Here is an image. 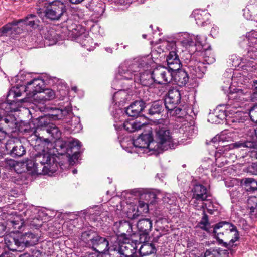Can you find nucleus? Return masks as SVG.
I'll list each match as a JSON object with an SVG mask.
<instances>
[{
    "label": "nucleus",
    "instance_id": "51",
    "mask_svg": "<svg viewBox=\"0 0 257 257\" xmlns=\"http://www.w3.org/2000/svg\"><path fill=\"white\" fill-rule=\"evenodd\" d=\"M227 106L225 105H219L216 108V111L219 112H227Z\"/></svg>",
    "mask_w": 257,
    "mask_h": 257
},
{
    "label": "nucleus",
    "instance_id": "9",
    "mask_svg": "<svg viewBox=\"0 0 257 257\" xmlns=\"http://www.w3.org/2000/svg\"><path fill=\"white\" fill-rule=\"evenodd\" d=\"M44 85V82L41 79H34L28 82L25 88L27 97L23 101L27 102L37 100L36 96L42 92Z\"/></svg>",
    "mask_w": 257,
    "mask_h": 257
},
{
    "label": "nucleus",
    "instance_id": "52",
    "mask_svg": "<svg viewBox=\"0 0 257 257\" xmlns=\"http://www.w3.org/2000/svg\"><path fill=\"white\" fill-rule=\"evenodd\" d=\"M41 253L39 251L35 252L34 254L31 255L29 254H23L21 255L19 257H41Z\"/></svg>",
    "mask_w": 257,
    "mask_h": 257
},
{
    "label": "nucleus",
    "instance_id": "55",
    "mask_svg": "<svg viewBox=\"0 0 257 257\" xmlns=\"http://www.w3.org/2000/svg\"><path fill=\"white\" fill-rule=\"evenodd\" d=\"M250 11L248 9H245L244 10V16L247 19H252V15L250 14Z\"/></svg>",
    "mask_w": 257,
    "mask_h": 257
},
{
    "label": "nucleus",
    "instance_id": "59",
    "mask_svg": "<svg viewBox=\"0 0 257 257\" xmlns=\"http://www.w3.org/2000/svg\"><path fill=\"white\" fill-rule=\"evenodd\" d=\"M250 98L252 102L257 103V91L251 95Z\"/></svg>",
    "mask_w": 257,
    "mask_h": 257
},
{
    "label": "nucleus",
    "instance_id": "15",
    "mask_svg": "<svg viewBox=\"0 0 257 257\" xmlns=\"http://www.w3.org/2000/svg\"><path fill=\"white\" fill-rule=\"evenodd\" d=\"M56 115V114L54 115L52 114L49 113V114L45 115L43 116L39 117L38 122H39V125H40L41 127H46V131L47 132V133L50 134L53 138H54L55 139H58L60 138L61 135V133L57 126H56L53 124H51V123H50V121L51 120H57L58 119H54L51 117V118H49V119H46L45 120H44L45 121L47 122V123L46 124H43V123H41V119L46 116Z\"/></svg>",
    "mask_w": 257,
    "mask_h": 257
},
{
    "label": "nucleus",
    "instance_id": "14",
    "mask_svg": "<svg viewBox=\"0 0 257 257\" xmlns=\"http://www.w3.org/2000/svg\"><path fill=\"white\" fill-rule=\"evenodd\" d=\"M181 99V95L179 91L173 88L170 89L168 93V96L165 100V106L166 109L168 111H174L176 112L178 110H180L177 108L176 105L178 104Z\"/></svg>",
    "mask_w": 257,
    "mask_h": 257
},
{
    "label": "nucleus",
    "instance_id": "44",
    "mask_svg": "<svg viewBox=\"0 0 257 257\" xmlns=\"http://www.w3.org/2000/svg\"><path fill=\"white\" fill-rule=\"evenodd\" d=\"M115 225L119 227V232H120L124 231L125 229L128 230L131 228L130 223L126 221H120L118 223L116 222Z\"/></svg>",
    "mask_w": 257,
    "mask_h": 257
},
{
    "label": "nucleus",
    "instance_id": "18",
    "mask_svg": "<svg viewBox=\"0 0 257 257\" xmlns=\"http://www.w3.org/2000/svg\"><path fill=\"white\" fill-rule=\"evenodd\" d=\"M148 203L139 201L138 206H131L127 212L128 217L133 219L138 217L140 214L147 213L148 211Z\"/></svg>",
    "mask_w": 257,
    "mask_h": 257
},
{
    "label": "nucleus",
    "instance_id": "64",
    "mask_svg": "<svg viewBox=\"0 0 257 257\" xmlns=\"http://www.w3.org/2000/svg\"><path fill=\"white\" fill-rule=\"evenodd\" d=\"M254 132L255 136L256 137V139H257V127L256 128L254 129Z\"/></svg>",
    "mask_w": 257,
    "mask_h": 257
},
{
    "label": "nucleus",
    "instance_id": "35",
    "mask_svg": "<svg viewBox=\"0 0 257 257\" xmlns=\"http://www.w3.org/2000/svg\"><path fill=\"white\" fill-rule=\"evenodd\" d=\"M22 215V214L16 215L12 220L9 221L8 224L15 229H20L24 224V219L21 217Z\"/></svg>",
    "mask_w": 257,
    "mask_h": 257
},
{
    "label": "nucleus",
    "instance_id": "22",
    "mask_svg": "<svg viewBox=\"0 0 257 257\" xmlns=\"http://www.w3.org/2000/svg\"><path fill=\"white\" fill-rule=\"evenodd\" d=\"M137 226L141 235H148L151 231L152 222L149 219H143L138 222Z\"/></svg>",
    "mask_w": 257,
    "mask_h": 257
},
{
    "label": "nucleus",
    "instance_id": "49",
    "mask_svg": "<svg viewBox=\"0 0 257 257\" xmlns=\"http://www.w3.org/2000/svg\"><path fill=\"white\" fill-rule=\"evenodd\" d=\"M250 149L252 150L250 152V156L251 158L257 159V145L255 143V146Z\"/></svg>",
    "mask_w": 257,
    "mask_h": 257
},
{
    "label": "nucleus",
    "instance_id": "28",
    "mask_svg": "<svg viewBox=\"0 0 257 257\" xmlns=\"http://www.w3.org/2000/svg\"><path fill=\"white\" fill-rule=\"evenodd\" d=\"M128 98V95L126 91L120 90L116 92L113 97V100L115 103V105L118 103V106H123Z\"/></svg>",
    "mask_w": 257,
    "mask_h": 257
},
{
    "label": "nucleus",
    "instance_id": "43",
    "mask_svg": "<svg viewBox=\"0 0 257 257\" xmlns=\"http://www.w3.org/2000/svg\"><path fill=\"white\" fill-rule=\"evenodd\" d=\"M163 106L162 105V103L159 101L154 102L151 108L149 109V112H161V111H163L162 110Z\"/></svg>",
    "mask_w": 257,
    "mask_h": 257
},
{
    "label": "nucleus",
    "instance_id": "5",
    "mask_svg": "<svg viewBox=\"0 0 257 257\" xmlns=\"http://www.w3.org/2000/svg\"><path fill=\"white\" fill-rule=\"evenodd\" d=\"M246 39L249 46L247 54L242 58L241 61L243 71L242 76L246 75L247 72H253L257 69V63L254 62L257 60V31L252 30L246 34Z\"/></svg>",
    "mask_w": 257,
    "mask_h": 257
},
{
    "label": "nucleus",
    "instance_id": "33",
    "mask_svg": "<svg viewBox=\"0 0 257 257\" xmlns=\"http://www.w3.org/2000/svg\"><path fill=\"white\" fill-rule=\"evenodd\" d=\"M226 117V113H209L208 121L212 123H220Z\"/></svg>",
    "mask_w": 257,
    "mask_h": 257
},
{
    "label": "nucleus",
    "instance_id": "31",
    "mask_svg": "<svg viewBox=\"0 0 257 257\" xmlns=\"http://www.w3.org/2000/svg\"><path fill=\"white\" fill-rule=\"evenodd\" d=\"M174 79L179 85H184L188 81L187 73L183 70H180L176 73Z\"/></svg>",
    "mask_w": 257,
    "mask_h": 257
},
{
    "label": "nucleus",
    "instance_id": "47",
    "mask_svg": "<svg viewBox=\"0 0 257 257\" xmlns=\"http://www.w3.org/2000/svg\"><path fill=\"white\" fill-rule=\"evenodd\" d=\"M68 30L71 31L72 32V34L76 37L81 36V33L83 31V29L81 28V26H76V25H74V27L71 29L70 28H68Z\"/></svg>",
    "mask_w": 257,
    "mask_h": 257
},
{
    "label": "nucleus",
    "instance_id": "57",
    "mask_svg": "<svg viewBox=\"0 0 257 257\" xmlns=\"http://www.w3.org/2000/svg\"><path fill=\"white\" fill-rule=\"evenodd\" d=\"M163 200L164 202H165L166 203L170 204H171L173 203V202L174 201V200H171V199H169V195H165L163 198Z\"/></svg>",
    "mask_w": 257,
    "mask_h": 257
},
{
    "label": "nucleus",
    "instance_id": "24",
    "mask_svg": "<svg viewBox=\"0 0 257 257\" xmlns=\"http://www.w3.org/2000/svg\"><path fill=\"white\" fill-rule=\"evenodd\" d=\"M21 242L23 243V248L26 246H33L37 243L38 237L32 233H27L20 237Z\"/></svg>",
    "mask_w": 257,
    "mask_h": 257
},
{
    "label": "nucleus",
    "instance_id": "38",
    "mask_svg": "<svg viewBox=\"0 0 257 257\" xmlns=\"http://www.w3.org/2000/svg\"><path fill=\"white\" fill-rule=\"evenodd\" d=\"M179 40L184 46H191L194 43L193 41V36H190L187 33H183L180 36Z\"/></svg>",
    "mask_w": 257,
    "mask_h": 257
},
{
    "label": "nucleus",
    "instance_id": "37",
    "mask_svg": "<svg viewBox=\"0 0 257 257\" xmlns=\"http://www.w3.org/2000/svg\"><path fill=\"white\" fill-rule=\"evenodd\" d=\"M143 124H141L140 122L136 121H125L124 123V127L130 132H134L141 129Z\"/></svg>",
    "mask_w": 257,
    "mask_h": 257
},
{
    "label": "nucleus",
    "instance_id": "17",
    "mask_svg": "<svg viewBox=\"0 0 257 257\" xmlns=\"http://www.w3.org/2000/svg\"><path fill=\"white\" fill-rule=\"evenodd\" d=\"M109 245V241L97 234L96 238L95 237L92 241L91 246L98 252L105 253L109 249H110Z\"/></svg>",
    "mask_w": 257,
    "mask_h": 257
},
{
    "label": "nucleus",
    "instance_id": "21",
    "mask_svg": "<svg viewBox=\"0 0 257 257\" xmlns=\"http://www.w3.org/2000/svg\"><path fill=\"white\" fill-rule=\"evenodd\" d=\"M190 73L194 77L201 78L206 71L204 64L200 62H195L189 67Z\"/></svg>",
    "mask_w": 257,
    "mask_h": 257
},
{
    "label": "nucleus",
    "instance_id": "53",
    "mask_svg": "<svg viewBox=\"0 0 257 257\" xmlns=\"http://www.w3.org/2000/svg\"><path fill=\"white\" fill-rule=\"evenodd\" d=\"M248 171L252 174H257V167L255 164H252L251 166L249 167Z\"/></svg>",
    "mask_w": 257,
    "mask_h": 257
},
{
    "label": "nucleus",
    "instance_id": "41",
    "mask_svg": "<svg viewBox=\"0 0 257 257\" xmlns=\"http://www.w3.org/2000/svg\"><path fill=\"white\" fill-rule=\"evenodd\" d=\"M247 190H254L257 188V181L252 178H245L243 180Z\"/></svg>",
    "mask_w": 257,
    "mask_h": 257
},
{
    "label": "nucleus",
    "instance_id": "58",
    "mask_svg": "<svg viewBox=\"0 0 257 257\" xmlns=\"http://www.w3.org/2000/svg\"><path fill=\"white\" fill-rule=\"evenodd\" d=\"M251 120L257 123V113H248Z\"/></svg>",
    "mask_w": 257,
    "mask_h": 257
},
{
    "label": "nucleus",
    "instance_id": "12",
    "mask_svg": "<svg viewBox=\"0 0 257 257\" xmlns=\"http://www.w3.org/2000/svg\"><path fill=\"white\" fill-rule=\"evenodd\" d=\"M8 153L14 157L23 156L26 153V150L22 143L17 138H11L5 144Z\"/></svg>",
    "mask_w": 257,
    "mask_h": 257
},
{
    "label": "nucleus",
    "instance_id": "13",
    "mask_svg": "<svg viewBox=\"0 0 257 257\" xmlns=\"http://www.w3.org/2000/svg\"><path fill=\"white\" fill-rule=\"evenodd\" d=\"M51 117L54 119H62L74 128L79 129L81 128L79 118L73 115V113H57L56 115H47L41 119V123L46 124L47 122L45 121L44 120L49 119Z\"/></svg>",
    "mask_w": 257,
    "mask_h": 257
},
{
    "label": "nucleus",
    "instance_id": "50",
    "mask_svg": "<svg viewBox=\"0 0 257 257\" xmlns=\"http://www.w3.org/2000/svg\"><path fill=\"white\" fill-rule=\"evenodd\" d=\"M217 250H213L212 251L207 250L204 255V257H217Z\"/></svg>",
    "mask_w": 257,
    "mask_h": 257
},
{
    "label": "nucleus",
    "instance_id": "23",
    "mask_svg": "<svg viewBox=\"0 0 257 257\" xmlns=\"http://www.w3.org/2000/svg\"><path fill=\"white\" fill-rule=\"evenodd\" d=\"M81 146V142L79 140L73 139L69 142L68 148L66 149V153L69 156L75 158L78 155Z\"/></svg>",
    "mask_w": 257,
    "mask_h": 257
},
{
    "label": "nucleus",
    "instance_id": "20",
    "mask_svg": "<svg viewBox=\"0 0 257 257\" xmlns=\"http://www.w3.org/2000/svg\"><path fill=\"white\" fill-rule=\"evenodd\" d=\"M35 111H39L40 112H48L50 111H56L59 110L61 112H70L73 110L72 109L71 105L70 103H66L65 106L60 105L59 107H46L43 105L40 104L36 106L34 109Z\"/></svg>",
    "mask_w": 257,
    "mask_h": 257
},
{
    "label": "nucleus",
    "instance_id": "62",
    "mask_svg": "<svg viewBox=\"0 0 257 257\" xmlns=\"http://www.w3.org/2000/svg\"><path fill=\"white\" fill-rule=\"evenodd\" d=\"M195 39L197 42L199 44H201L202 42L200 40V37L199 36H196L195 37L194 36L193 37V39Z\"/></svg>",
    "mask_w": 257,
    "mask_h": 257
},
{
    "label": "nucleus",
    "instance_id": "40",
    "mask_svg": "<svg viewBox=\"0 0 257 257\" xmlns=\"http://www.w3.org/2000/svg\"><path fill=\"white\" fill-rule=\"evenodd\" d=\"M232 139V133L228 131H224L221 132L219 136L215 137L213 141L218 140L219 141H228L229 140Z\"/></svg>",
    "mask_w": 257,
    "mask_h": 257
},
{
    "label": "nucleus",
    "instance_id": "60",
    "mask_svg": "<svg viewBox=\"0 0 257 257\" xmlns=\"http://www.w3.org/2000/svg\"><path fill=\"white\" fill-rule=\"evenodd\" d=\"M128 113H122V115L123 116V117L125 118L126 116H131L132 117H135L138 118L139 117V113H134V115H128Z\"/></svg>",
    "mask_w": 257,
    "mask_h": 257
},
{
    "label": "nucleus",
    "instance_id": "45",
    "mask_svg": "<svg viewBox=\"0 0 257 257\" xmlns=\"http://www.w3.org/2000/svg\"><path fill=\"white\" fill-rule=\"evenodd\" d=\"M15 22H13L12 24H7L1 28L0 33H1V35H4L12 30H15L16 29L15 26H17L14 24Z\"/></svg>",
    "mask_w": 257,
    "mask_h": 257
},
{
    "label": "nucleus",
    "instance_id": "3",
    "mask_svg": "<svg viewBox=\"0 0 257 257\" xmlns=\"http://www.w3.org/2000/svg\"><path fill=\"white\" fill-rule=\"evenodd\" d=\"M157 142L153 141L151 133L150 132L142 134L136 139L133 141V145L136 148L144 149V152L147 150H167L173 148L175 144L168 130L164 128H156Z\"/></svg>",
    "mask_w": 257,
    "mask_h": 257
},
{
    "label": "nucleus",
    "instance_id": "46",
    "mask_svg": "<svg viewBox=\"0 0 257 257\" xmlns=\"http://www.w3.org/2000/svg\"><path fill=\"white\" fill-rule=\"evenodd\" d=\"M16 119L10 115L0 119V121H4L5 123L9 124V126H12L16 124Z\"/></svg>",
    "mask_w": 257,
    "mask_h": 257
},
{
    "label": "nucleus",
    "instance_id": "29",
    "mask_svg": "<svg viewBox=\"0 0 257 257\" xmlns=\"http://www.w3.org/2000/svg\"><path fill=\"white\" fill-rule=\"evenodd\" d=\"M194 17L196 23L200 26H203L210 17V14L204 11H197L194 12Z\"/></svg>",
    "mask_w": 257,
    "mask_h": 257
},
{
    "label": "nucleus",
    "instance_id": "16",
    "mask_svg": "<svg viewBox=\"0 0 257 257\" xmlns=\"http://www.w3.org/2000/svg\"><path fill=\"white\" fill-rule=\"evenodd\" d=\"M208 193L207 189L202 185L197 184L193 189V199L194 203L197 206L199 202H203L207 200Z\"/></svg>",
    "mask_w": 257,
    "mask_h": 257
},
{
    "label": "nucleus",
    "instance_id": "63",
    "mask_svg": "<svg viewBox=\"0 0 257 257\" xmlns=\"http://www.w3.org/2000/svg\"><path fill=\"white\" fill-rule=\"evenodd\" d=\"M252 86L254 87V89L257 90V80L253 81V85Z\"/></svg>",
    "mask_w": 257,
    "mask_h": 257
},
{
    "label": "nucleus",
    "instance_id": "7",
    "mask_svg": "<svg viewBox=\"0 0 257 257\" xmlns=\"http://www.w3.org/2000/svg\"><path fill=\"white\" fill-rule=\"evenodd\" d=\"M25 87L23 86L20 87H13L9 90L7 95V102L0 103V111L3 110L5 112H12L16 111H24L23 110H27L29 112H31L30 110L24 107H21L19 108L15 109L13 107L14 105V100H11V98H15L17 97H20L21 95V89L25 91Z\"/></svg>",
    "mask_w": 257,
    "mask_h": 257
},
{
    "label": "nucleus",
    "instance_id": "30",
    "mask_svg": "<svg viewBox=\"0 0 257 257\" xmlns=\"http://www.w3.org/2000/svg\"><path fill=\"white\" fill-rule=\"evenodd\" d=\"M156 249L152 243H144L141 245L139 252L142 256H146L155 253Z\"/></svg>",
    "mask_w": 257,
    "mask_h": 257
},
{
    "label": "nucleus",
    "instance_id": "36",
    "mask_svg": "<svg viewBox=\"0 0 257 257\" xmlns=\"http://www.w3.org/2000/svg\"><path fill=\"white\" fill-rule=\"evenodd\" d=\"M141 198H145L147 202L151 204H154L158 199L157 195L154 192H147L141 194Z\"/></svg>",
    "mask_w": 257,
    "mask_h": 257
},
{
    "label": "nucleus",
    "instance_id": "10",
    "mask_svg": "<svg viewBox=\"0 0 257 257\" xmlns=\"http://www.w3.org/2000/svg\"><path fill=\"white\" fill-rule=\"evenodd\" d=\"M65 5L59 1L50 3L45 11L46 17L52 20H58L66 12Z\"/></svg>",
    "mask_w": 257,
    "mask_h": 257
},
{
    "label": "nucleus",
    "instance_id": "48",
    "mask_svg": "<svg viewBox=\"0 0 257 257\" xmlns=\"http://www.w3.org/2000/svg\"><path fill=\"white\" fill-rule=\"evenodd\" d=\"M207 199V202L206 203H202L201 207L203 208H205L209 213L212 214L214 211V207H213V205L212 203L210 201H208Z\"/></svg>",
    "mask_w": 257,
    "mask_h": 257
},
{
    "label": "nucleus",
    "instance_id": "1",
    "mask_svg": "<svg viewBox=\"0 0 257 257\" xmlns=\"http://www.w3.org/2000/svg\"><path fill=\"white\" fill-rule=\"evenodd\" d=\"M152 63L151 57L139 59L133 63L129 62L121 64L116 79L118 80H132L144 86H150L154 82L152 72L146 70Z\"/></svg>",
    "mask_w": 257,
    "mask_h": 257
},
{
    "label": "nucleus",
    "instance_id": "25",
    "mask_svg": "<svg viewBox=\"0 0 257 257\" xmlns=\"http://www.w3.org/2000/svg\"><path fill=\"white\" fill-rule=\"evenodd\" d=\"M255 146V142L248 140H240L239 141L235 142L228 146L225 147V150H229L234 149H239L242 148H251Z\"/></svg>",
    "mask_w": 257,
    "mask_h": 257
},
{
    "label": "nucleus",
    "instance_id": "8",
    "mask_svg": "<svg viewBox=\"0 0 257 257\" xmlns=\"http://www.w3.org/2000/svg\"><path fill=\"white\" fill-rule=\"evenodd\" d=\"M160 47H165V49L169 51L166 58V61L169 69L173 71L179 70L181 67V63L177 54L176 43L173 41H165Z\"/></svg>",
    "mask_w": 257,
    "mask_h": 257
},
{
    "label": "nucleus",
    "instance_id": "26",
    "mask_svg": "<svg viewBox=\"0 0 257 257\" xmlns=\"http://www.w3.org/2000/svg\"><path fill=\"white\" fill-rule=\"evenodd\" d=\"M21 22H24L25 24L31 27L36 28L38 26L40 21L37 19L35 15L30 14L26 17L25 19L16 21L14 24L15 25H18Z\"/></svg>",
    "mask_w": 257,
    "mask_h": 257
},
{
    "label": "nucleus",
    "instance_id": "4",
    "mask_svg": "<svg viewBox=\"0 0 257 257\" xmlns=\"http://www.w3.org/2000/svg\"><path fill=\"white\" fill-rule=\"evenodd\" d=\"M27 169L33 174L51 175L58 168L55 157L48 153L36 154L33 160L27 164Z\"/></svg>",
    "mask_w": 257,
    "mask_h": 257
},
{
    "label": "nucleus",
    "instance_id": "27",
    "mask_svg": "<svg viewBox=\"0 0 257 257\" xmlns=\"http://www.w3.org/2000/svg\"><path fill=\"white\" fill-rule=\"evenodd\" d=\"M146 107V103L142 100H136L125 108V112L131 111V112H141Z\"/></svg>",
    "mask_w": 257,
    "mask_h": 257
},
{
    "label": "nucleus",
    "instance_id": "19",
    "mask_svg": "<svg viewBox=\"0 0 257 257\" xmlns=\"http://www.w3.org/2000/svg\"><path fill=\"white\" fill-rule=\"evenodd\" d=\"M5 243L11 250L21 251L23 250V245L21 242L20 237L15 238L10 235L7 236L5 237Z\"/></svg>",
    "mask_w": 257,
    "mask_h": 257
},
{
    "label": "nucleus",
    "instance_id": "56",
    "mask_svg": "<svg viewBox=\"0 0 257 257\" xmlns=\"http://www.w3.org/2000/svg\"><path fill=\"white\" fill-rule=\"evenodd\" d=\"M6 133L0 129V143H2V142L6 139Z\"/></svg>",
    "mask_w": 257,
    "mask_h": 257
},
{
    "label": "nucleus",
    "instance_id": "34",
    "mask_svg": "<svg viewBox=\"0 0 257 257\" xmlns=\"http://www.w3.org/2000/svg\"><path fill=\"white\" fill-rule=\"evenodd\" d=\"M97 235V234L95 232L91 230L85 231L82 233L81 239L87 244L91 246L92 241L95 237L96 238Z\"/></svg>",
    "mask_w": 257,
    "mask_h": 257
},
{
    "label": "nucleus",
    "instance_id": "6",
    "mask_svg": "<svg viewBox=\"0 0 257 257\" xmlns=\"http://www.w3.org/2000/svg\"><path fill=\"white\" fill-rule=\"evenodd\" d=\"M110 250L116 257H131L136 252V243L123 236L114 235L110 239Z\"/></svg>",
    "mask_w": 257,
    "mask_h": 257
},
{
    "label": "nucleus",
    "instance_id": "2",
    "mask_svg": "<svg viewBox=\"0 0 257 257\" xmlns=\"http://www.w3.org/2000/svg\"><path fill=\"white\" fill-rule=\"evenodd\" d=\"M197 227L208 232H212L214 236L223 246L229 249L237 244H234L239 239V232L236 227L232 223L223 221L216 224L212 228L208 216L204 212L201 220Z\"/></svg>",
    "mask_w": 257,
    "mask_h": 257
},
{
    "label": "nucleus",
    "instance_id": "54",
    "mask_svg": "<svg viewBox=\"0 0 257 257\" xmlns=\"http://www.w3.org/2000/svg\"><path fill=\"white\" fill-rule=\"evenodd\" d=\"M249 112H257V103L251 104L250 108L248 109Z\"/></svg>",
    "mask_w": 257,
    "mask_h": 257
},
{
    "label": "nucleus",
    "instance_id": "39",
    "mask_svg": "<svg viewBox=\"0 0 257 257\" xmlns=\"http://www.w3.org/2000/svg\"><path fill=\"white\" fill-rule=\"evenodd\" d=\"M19 163L12 159H5L1 162V166L7 169H14Z\"/></svg>",
    "mask_w": 257,
    "mask_h": 257
},
{
    "label": "nucleus",
    "instance_id": "61",
    "mask_svg": "<svg viewBox=\"0 0 257 257\" xmlns=\"http://www.w3.org/2000/svg\"><path fill=\"white\" fill-rule=\"evenodd\" d=\"M0 257H14V255L9 253H5L4 254H2L0 255Z\"/></svg>",
    "mask_w": 257,
    "mask_h": 257
},
{
    "label": "nucleus",
    "instance_id": "42",
    "mask_svg": "<svg viewBox=\"0 0 257 257\" xmlns=\"http://www.w3.org/2000/svg\"><path fill=\"white\" fill-rule=\"evenodd\" d=\"M248 207L252 212H257V195L251 196L248 199Z\"/></svg>",
    "mask_w": 257,
    "mask_h": 257
},
{
    "label": "nucleus",
    "instance_id": "32",
    "mask_svg": "<svg viewBox=\"0 0 257 257\" xmlns=\"http://www.w3.org/2000/svg\"><path fill=\"white\" fill-rule=\"evenodd\" d=\"M36 97L40 101L49 100L55 97V94L52 89H46L43 90L42 92L40 93V95H37Z\"/></svg>",
    "mask_w": 257,
    "mask_h": 257
},
{
    "label": "nucleus",
    "instance_id": "11",
    "mask_svg": "<svg viewBox=\"0 0 257 257\" xmlns=\"http://www.w3.org/2000/svg\"><path fill=\"white\" fill-rule=\"evenodd\" d=\"M172 71L169 68L159 66L152 71L154 82L159 84H166L172 80Z\"/></svg>",
    "mask_w": 257,
    "mask_h": 257
}]
</instances>
